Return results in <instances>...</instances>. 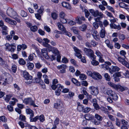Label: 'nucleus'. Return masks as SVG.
Returning a JSON list of instances; mask_svg holds the SVG:
<instances>
[{
    "label": "nucleus",
    "instance_id": "f257e3e1",
    "mask_svg": "<svg viewBox=\"0 0 129 129\" xmlns=\"http://www.w3.org/2000/svg\"><path fill=\"white\" fill-rule=\"evenodd\" d=\"M89 12L94 17L99 16V17L94 18V20L95 22L93 23V27L95 29L98 28L99 25L100 27H103L102 22L101 21V19L103 17V13L101 12H99L98 10H94L93 9H90L89 10Z\"/></svg>",
    "mask_w": 129,
    "mask_h": 129
},
{
    "label": "nucleus",
    "instance_id": "f03ea898",
    "mask_svg": "<svg viewBox=\"0 0 129 129\" xmlns=\"http://www.w3.org/2000/svg\"><path fill=\"white\" fill-rule=\"evenodd\" d=\"M101 66L102 68H105L107 70L109 69V72L111 74L120 70V69L117 66H112L111 68H109V67L106 64H102Z\"/></svg>",
    "mask_w": 129,
    "mask_h": 129
},
{
    "label": "nucleus",
    "instance_id": "7ed1b4c3",
    "mask_svg": "<svg viewBox=\"0 0 129 129\" xmlns=\"http://www.w3.org/2000/svg\"><path fill=\"white\" fill-rule=\"evenodd\" d=\"M54 108L59 111H62L64 108V105L62 102L59 99L58 100L56 103L54 105Z\"/></svg>",
    "mask_w": 129,
    "mask_h": 129
},
{
    "label": "nucleus",
    "instance_id": "20e7f679",
    "mask_svg": "<svg viewBox=\"0 0 129 129\" xmlns=\"http://www.w3.org/2000/svg\"><path fill=\"white\" fill-rule=\"evenodd\" d=\"M23 102L26 104H29L35 107H38V106L35 104L34 101L31 98L25 99L24 100Z\"/></svg>",
    "mask_w": 129,
    "mask_h": 129
},
{
    "label": "nucleus",
    "instance_id": "39448f33",
    "mask_svg": "<svg viewBox=\"0 0 129 129\" xmlns=\"http://www.w3.org/2000/svg\"><path fill=\"white\" fill-rule=\"evenodd\" d=\"M84 51L86 55L90 57L91 58H95V56L94 55V52L91 49L85 48L84 49Z\"/></svg>",
    "mask_w": 129,
    "mask_h": 129
},
{
    "label": "nucleus",
    "instance_id": "423d86ee",
    "mask_svg": "<svg viewBox=\"0 0 129 129\" xmlns=\"http://www.w3.org/2000/svg\"><path fill=\"white\" fill-rule=\"evenodd\" d=\"M21 73L23 76L26 80H31L32 79V77L26 71H21Z\"/></svg>",
    "mask_w": 129,
    "mask_h": 129
},
{
    "label": "nucleus",
    "instance_id": "0eeeda50",
    "mask_svg": "<svg viewBox=\"0 0 129 129\" xmlns=\"http://www.w3.org/2000/svg\"><path fill=\"white\" fill-rule=\"evenodd\" d=\"M7 13L8 16L13 18L17 15L16 13L12 9L10 8H9L7 9Z\"/></svg>",
    "mask_w": 129,
    "mask_h": 129
},
{
    "label": "nucleus",
    "instance_id": "6e6552de",
    "mask_svg": "<svg viewBox=\"0 0 129 129\" xmlns=\"http://www.w3.org/2000/svg\"><path fill=\"white\" fill-rule=\"evenodd\" d=\"M5 46L6 50L11 52H14L16 48V46L12 44L10 45L8 43H6L5 44Z\"/></svg>",
    "mask_w": 129,
    "mask_h": 129
},
{
    "label": "nucleus",
    "instance_id": "1a4fd4ad",
    "mask_svg": "<svg viewBox=\"0 0 129 129\" xmlns=\"http://www.w3.org/2000/svg\"><path fill=\"white\" fill-rule=\"evenodd\" d=\"M89 89L91 94L93 95H96L99 93V90L97 88L91 86L89 87Z\"/></svg>",
    "mask_w": 129,
    "mask_h": 129
},
{
    "label": "nucleus",
    "instance_id": "9d476101",
    "mask_svg": "<svg viewBox=\"0 0 129 129\" xmlns=\"http://www.w3.org/2000/svg\"><path fill=\"white\" fill-rule=\"evenodd\" d=\"M102 92L105 94L111 95L114 91L109 88L104 87L102 90Z\"/></svg>",
    "mask_w": 129,
    "mask_h": 129
},
{
    "label": "nucleus",
    "instance_id": "9b49d317",
    "mask_svg": "<svg viewBox=\"0 0 129 129\" xmlns=\"http://www.w3.org/2000/svg\"><path fill=\"white\" fill-rule=\"evenodd\" d=\"M76 22L79 24H81L83 23L82 21H85V19L83 16H78L76 18Z\"/></svg>",
    "mask_w": 129,
    "mask_h": 129
},
{
    "label": "nucleus",
    "instance_id": "f8f14e48",
    "mask_svg": "<svg viewBox=\"0 0 129 129\" xmlns=\"http://www.w3.org/2000/svg\"><path fill=\"white\" fill-rule=\"evenodd\" d=\"M73 49L75 52V56L79 58H81L82 57L81 53V51L76 47H73Z\"/></svg>",
    "mask_w": 129,
    "mask_h": 129
},
{
    "label": "nucleus",
    "instance_id": "ddd939ff",
    "mask_svg": "<svg viewBox=\"0 0 129 129\" xmlns=\"http://www.w3.org/2000/svg\"><path fill=\"white\" fill-rule=\"evenodd\" d=\"M115 89L118 91L122 92L127 89V88L126 87L122 86L120 85H116Z\"/></svg>",
    "mask_w": 129,
    "mask_h": 129
},
{
    "label": "nucleus",
    "instance_id": "4468645a",
    "mask_svg": "<svg viewBox=\"0 0 129 129\" xmlns=\"http://www.w3.org/2000/svg\"><path fill=\"white\" fill-rule=\"evenodd\" d=\"M57 68L58 69H60V73H64L66 72L65 69L67 68V66L65 64H63L58 66L57 67Z\"/></svg>",
    "mask_w": 129,
    "mask_h": 129
},
{
    "label": "nucleus",
    "instance_id": "2eb2a0df",
    "mask_svg": "<svg viewBox=\"0 0 129 129\" xmlns=\"http://www.w3.org/2000/svg\"><path fill=\"white\" fill-rule=\"evenodd\" d=\"M121 75L120 72H119L117 73H116L114 74L113 75V79L116 82L118 81L120 79L119 77H121Z\"/></svg>",
    "mask_w": 129,
    "mask_h": 129
},
{
    "label": "nucleus",
    "instance_id": "dca6fc26",
    "mask_svg": "<svg viewBox=\"0 0 129 129\" xmlns=\"http://www.w3.org/2000/svg\"><path fill=\"white\" fill-rule=\"evenodd\" d=\"M92 78L95 79L96 80L98 78L101 79L102 78L101 75L98 73L96 72H94L93 73Z\"/></svg>",
    "mask_w": 129,
    "mask_h": 129
},
{
    "label": "nucleus",
    "instance_id": "f3484780",
    "mask_svg": "<svg viewBox=\"0 0 129 129\" xmlns=\"http://www.w3.org/2000/svg\"><path fill=\"white\" fill-rule=\"evenodd\" d=\"M0 66L4 68H7L8 65L7 62L0 57Z\"/></svg>",
    "mask_w": 129,
    "mask_h": 129
},
{
    "label": "nucleus",
    "instance_id": "a211bd4d",
    "mask_svg": "<svg viewBox=\"0 0 129 129\" xmlns=\"http://www.w3.org/2000/svg\"><path fill=\"white\" fill-rule=\"evenodd\" d=\"M10 35H8L6 36L5 39L8 41L11 40L12 38V37L15 35V33L14 30H12L11 31Z\"/></svg>",
    "mask_w": 129,
    "mask_h": 129
},
{
    "label": "nucleus",
    "instance_id": "6ab92c4d",
    "mask_svg": "<svg viewBox=\"0 0 129 129\" xmlns=\"http://www.w3.org/2000/svg\"><path fill=\"white\" fill-rule=\"evenodd\" d=\"M103 27H100L102 29L100 32V36L102 38H104L105 36L106 32L105 29V28L103 25Z\"/></svg>",
    "mask_w": 129,
    "mask_h": 129
},
{
    "label": "nucleus",
    "instance_id": "aec40b11",
    "mask_svg": "<svg viewBox=\"0 0 129 129\" xmlns=\"http://www.w3.org/2000/svg\"><path fill=\"white\" fill-rule=\"evenodd\" d=\"M62 5L63 7L66 8V9L69 10L72 9L71 5L69 3L66 2H63L62 3Z\"/></svg>",
    "mask_w": 129,
    "mask_h": 129
},
{
    "label": "nucleus",
    "instance_id": "412c9836",
    "mask_svg": "<svg viewBox=\"0 0 129 129\" xmlns=\"http://www.w3.org/2000/svg\"><path fill=\"white\" fill-rule=\"evenodd\" d=\"M110 26L111 28L115 29H117L118 30H120L121 28V27L119 24L117 25L111 23L110 24Z\"/></svg>",
    "mask_w": 129,
    "mask_h": 129
},
{
    "label": "nucleus",
    "instance_id": "4be33fe9",
    "mask_svg": "<svg viewBox=\"0 0 129 129\" xmlns=\"http://www.w3.org/2000/svg\"><path fill=\"white\" fill-rule=\"evenodd\" d=\"M92 60L91 61V63L94 66H97L99 64V62L98 61L95 60L96 59V56H95V58H91Z\"/></svg>",
    "mask_w": 129,
    "mask_h": 129
},
{
    "label": "nucleus",
    "instance_id": "5701e85b",
    "mask_svg": "<svg viewBox=\"0 0 129 129\" xmlns=\"http://www.w3.org/2000/svg\"><path fill=\"white\" fill-rule=\"evenodd\" d=\"M71 81L75 85L77 86H79L81 85L80 82L75 78H72Z\"/></svg>",
    "mask_w": 129,
    "mask_h": 129
},
{
    "label": "nucleus",
    "instance_id": "b1692460",
    "mask_svg": "<svg viewBox=\"0 0 129 129\" xmlns=\"http://www.w3.org/2000/svg\"><path fill=\"white\" fill-rule=\"evenodd\" d=\"M12 96L13 95L12 94H9L7 95L6 97L4 98L6 102L8 103L10 99L11 98Z\"/></svg>",
    "mask_w": 129,
    "mask_h": 129
},
{
    "label": "nucleus",
    "instance_id": "393cba45",
    "mask_svg": "<svg viewBox=\"0 0 129 129\" xmlns=\"http://www.w3.org/2000/svg\"><path fill=\"white\" fill-rule=\"evenodd\" d=\"M94 118V116L92 115L89 114H86L85 116V119L88 120H92Z\"/></svg>",
    "mask_w": 129,
    "mask_h": 129
},
{
    "label": "nucleus",
    "instance_id": "a878e982",
    "mask_svg": "<svg viewBox=\"0 0 129 129\" xmlns=\"http://www.w3.org/2000/svg\"><path fill=\"white\" fill-rule=\"evenodd\" d=\"M111 96L112 97V100L114 101H116L118 99V96L117 94L114 92V93H113Z\"/></svg>",
    "mask_w": 129,
    "mask_h": 129
},
{
    "label": "nucleus",
    "instance_id": "bb28decb",
    "mask_svg": "<svg viewBox=\"0 0 129 129\" xmlns=\"http://www.w3.org/2000/svg\"><path fill=\"white\" fill-rule=\"evenodd\" d=\"M57 25L58 27L60 30L64 31H66V30L65 27L60 23L58 22L57 23Z\"/></svg>",
    "mask_w": 129,
    "mask_h": 129
},
{
    "label": "nucleus",
    "instance_id": "cd10ccee",
    "mask_svg": "<svg viewBox=\"0 0 129 129\" xmlns=\"http://www.w3.org/2000/svg\"><path fill=\"white\" fill-rule=\"evenodd\" d=\"M87 27L86 25L84 24L80 26L79 28L80 30L82 31H84L86 30Z\"/></svg>",
    "mask_w": 129,
    "mask_h": 129
},
{
    "label": "nucleus",
    "instance_id": "c85d7f7f",
    "mask_svg": "<svg viewBox=\"0 0 129 129\" xmlns=\"http://www.w3.org/2000/svg\"><path fill=\"white\" fill-rule=\"evenodd\" d=\"M119 5L120 7L124 8L125 9H128L127 7L128 6V5L124 3L120 2L119 3Z\"/></svg>",
    "mask_w": 129,
    "mask_h": 129
},
{
    "label": "nucleus",
    "instance_id": "c756f323",
    "mask_svg": "<svg viewBox=\"0 0 129 129\" xmlns=\"http://www.w3.org/2000/svg\"><path fill=\"white\" fill-rule=\"evenodd\" d=\"M26 65L28 69L30 70H32L34 67V65L32 63H28Z\"/></svg>",
    "mask_w": 129,
    "mask_h": 129
},
{
    "label": "nucleus",
    "instance_id": "7c9ffc66",
    "mask_svg": "<svg viewBox=\"0 0 129 129\" xmlns=\"http://www.w3.org/2000/svg\"><path fill=\"white\" fill-rule=\"evenodd\" d=\"M94 118L99 121H101L103 119L102 117L97 114H95Z\"/></svg>",
    "mask_w": 129,
    "mask_h": 129
},
{
    "label": "nucleus",
    "instance_id": "2f4dec72",
    "mask_svg": "<svg viewBox=\"0 0 129 129\" xmlns=\"http://www.w3.org/2000/svg\"><path fill=\"white\" fill-rule=\"evenodd\" d=\"M38 119L40 120V122H43L45 120V117L42 114L39 116H38Z\"/></svg>",
    "mask_w": 129,
    "mask_h": 129
},
{
    "label": "nucleus",
    "instance_id": "473e14b6",
    "mask_svg": "<svg viewBox=\"0 0 129 129\" xmlns=\"http://www.w3.org/2000/svg\"><path fill=\"white\" fill-rule=\"evenodd\" d=\"M38 29V27L36 25L32 26L30 28L31 30L33 32H36L37 30Z\"/></svg>",
    "mask_w": 129,
    "mask_h": 129
},
{
    "label": "nucleus",
    "instance_id": "72a5a7b5",
    "mask_svg": "<svg viewBox=\"0 0 129 129\" xmlns=\"http://www.w3.org/2000/svg\"><path fill=\"white\" fill-rule=\"evenodd\" d=\"M104 77L106 80L108 81H110L111 78L110 76L107 73L104 74Z\"/></svg>",
    "mask_w": 129,
    "mask_h": 129
},
{
    "label": "nucleus",
    "instance_id": "f704fd0d",
    "mask_svg": "<svg viewBox=\"0 0 129 129\" xmlns=\"http://www.w3.org/2000/svg\"><path fill=\"white\" fill-rule=\"evenodd\" d=\"M125 56H123L122 57H119L117 59L119 62L121 63L125 60Z\"/></svg>",
    "mask_w": 129,
    "mask_h": 129
},
{
    "label": "nucleus",
    "instance_id": "c9c22d12",
    "mask_svg": "<svg viewBox=\"0 0 129 129\" xmlns=\"http://www.w3.org/2000/svg\"><path fill=\"white\" fill-rule=\"evenodd\" d=\"M101 110L104 113L108 114L109 112L107 108L104 107H102L101 109Z\"/></svg>",
    "mask_w": 129,
    "mask_h": 129
},
{
    "label": "nucleus",
    "instance_id": "e433bc0d",
    "mask_svg": "<svg viewBox=\"0 0 129 129\" xmlns=\"http://www.w3.org/2000/svg\"><path fill=\"white\" fill-rule=\"evenodd\" d=\"M34 56H36L35 54L34 53H32L30 54L28 57V59L30 61H32L33 60Z\"/></svg>",
    "mask_w": 129,
    "mask_h": 129
},
{
    "label": "nucleus",
    "instance_id": "4c0bfd02",
    "mask_svg": "<svg viewBox=\"0 0 129 129\" xmlns=\"http://www.w3.org/2000/svg\"><path fill=\"white\" fill-rule=\"evenodd\" d=\"M79 78L82 80H84L86 79V76L84 74H82L80 75Z\"/></svg>",
    "mask_w": 129,
    "mask_h": 129
},
{
    "label": "nucleus",
    "instance_id": "58836bf2",
    "mask_svg": "<svg viewBox=\"0 0 129 129\" xmlns=\"http://www.w3.org/2000/svg\"><path fill=\"white\" fill-rule=\"evenodd\" d=\"M119 39L121 41H123L125 39V35L123 34H120L118 35Z\"/></svg>",
    "mask_w": 129,
    "mask_h": 129
},
{
    "label": "nucleus",
    "instance_id": "ea45409f",
    "mask_svg": "<svg viewBox=\"0 0 129 129\" xmlns=\"http://www.w3.org/2000/svg\"><path fill=\"white\" fill-rule=\"evenodd\" d=\"M39 86L43 89L46 88V86L44 83L42 81H40Z\"/></svg>",
    "mask_w": 129,
    "mask_h": 129
},
{
    "label": "nucleus",
    "instance_id": "a19ab883",
    "mask_svg": "<svg viewBox=\"0 0 129 129\" xmlns=\"http://www.w3.org/2000/svg\"><path fill=\"white\" fill-rule=\"evenodd\" d=\"M84 106L83 105H79L77 106V109L79 111H83L84 109Z\"/></svg>",
    "mask_w": 129,
    "mask_h": 129
},
{
    "label": "nucleus",
    "instance_id": "79ce46f5",
    "mask_svg": "<svg viewBox=\"0 0 129 129\" xmlns=\"http://www.w3.org/2000/svg\"><path fill=\"white\" fill-rule=\"evenodd\" d=\"M20 14L21 16L23 17H26L27 15V14L26 12L23 10L21 11Z\"/></svg>",
    "mask_w": 129,
    "mask_h": 129
},
{
    "label": "nucleus",
    "instance_id": "37998d69",
    "mask_svg": "<svg viewBox=\"0 0 129 129\" xmlns=\"http://www.w3.org/2000/svg\"><path fill=\"white\" fill-rule=\"evenodd\" d=\"M121 63L129 69V63H128L126 60H124Z\"/></svg>",
    "mask_w": 129,
    "mask_h": 129
},
{
    "label": "nucleus",
    "instance_id": "c03bdc74",
    "mask_svg": "<svg viewBox=\"0 0 129 129\" xmlns=\"http://www.w3.org/2000/svg\"><path fill=\"white\" fill-rule=\"evenodd\" d=\"M97 33L98 32L96 30L94 29L92 30V34L94 39H96L95 37L96 36Z\"/></svg>",
    "mask_w": 129,
    "mask_h": 129
},
{
    "label": "nucleus",
    "instance_id": "a18cd8bd",
    "mask_svg": "<svg viewBox=\"0 0 129 129\" xmlns=\"http://www.w3.org/2000/svg\"><path fill=\"white\" fill-rule=\"evenodd\" d=\"M108 84L109 86L112 87L113 88L115 89L116 85L115 84L111 82H108Z\"/></svg>",
    "mask_w": 129,
    "mask_h": 129
},
{
    "label": "nucleus",
    "instance_id": "49530a36",
    "mask_svg": "<svg viewBox=\"0 0 129 129\" xmlns=\"http://www.w3.org/2000/svg\"><path fill=\"white\" fill-rule=\"evenodd\" d=\"M52 18L54 19H57V15L55 13H52L51 14Z\"/></svg>",
    "mask_w": 129,
    "mask_h": 129
},
{
    "label": "nucleus",
    "instance_id": "de8ad7c7",
    "mask_svg": "<svg viewBox=\"0 0 129 129\" xmlns=\"http://www.w3.org/2000/svg\"><path fill=\"white\" fill-rule=\"evenodd\" d=\"M0 120L3 122H6L7 121V118L4 116H0Z\"/></svg>",
    "mask_w": 129,
    "mask_h": 129
},
{
    "label": "nucleus",
    "instance_id": "09e8293b",
    "mask_svg": "<svg viewBox=\"0 0 129 129\" xmlns=\"http://www.w3.org/2000/svg\"><path fill=\"white\" fill-rule=\"evenodd\" d=\"M36 68L38 69H40L42 66V65L40 64V62H38L35 63Z\"/></svg>",
    "mask_w": 129,
    "mask_h": 129
},
{
    "label": "nucleus",
    "instance_id": "8fccbe9b",
    "mask_svg": "<svg viewBox=\"0 0 129 129\" xmlns=\"http://www.w3.org/2000/svg\"><path fill=\"white\" fill-rule=\"evenodd\" d=\"M59 16L60 18H65L66 14L64 13L62 11L60 12L59 14Z\"/></svg>",
    "mask_w": 129,
    "mask_h": 129
},
{
    "label": "nucleus",
    "instance_id": "3c124183",
    "mask_svg": "<svg viewBox=\"0 0 129 129\" xmlns=\"http://www.w3.org/2000/svg\"><path fill=\"white\" fill-rule=\"evenodd\" d=\"M102 23L103 24V25L104 26V27H106L108 24L109 22L107 20H104L103 22H102Z\"/></svg>",
    "mask_w": 129,
    "mask_h": 129
},
{
    "label": "nucleus",
    "instance_id": "603ef678",
    "mask_svg": "<svg viewBox=\"0 0 129 129\" xmlns=\"http://www.w3.org/2000/svg\"><path fill=\"white\" fill-rule=\"evenodd\" d=\"M95 54L99 58L103 56L101 53L98 50H97L96 51Z\"/></svg>",
    "mask_w": 129,
    "mask_h": 129
},
{
    "label": "nucleus",
    "instance_id": "864d4df0",
    "mask_svg": "<svg viewBox=\"0 0 129 129\" xmlns=\"http://www.w3.org/2000/svg\"><path fill=\"white\" fill-rule=\"evenodd\" d=\"M19 118L21 120L25 121V117L22 114L20 115L19 117Z\"/></svg>",
    "mask_w": 129,
    "mask_h": 129
},
{
    "label": "nucleus",
    "instance_id": "5fc2aeb1",
    "mask_svg": "<svg viewBox=\"0 0 129 129\" xmlns=\"http://www.w3.org/2000/svg\"><path fill=\"white\" fill-rule=\"evenodd\" d=\"M12 69L13 72L15 73L17 70V66L15 65H13L12 67Z\"/></svg>",
    "mask_w": 129,
    "mask_h": 129
},
{
    "label": "nucleus",
    "instance_id": "6e6d98bb",
    "mask_svg": "<svg viewBox=\"0 0 129 129\" xmlns=\"http://www.w3.org/2000/svg\"><path fill=\"white\" fill-rule=\"evenodd\" d=\"M19 63L21 65H24L25 63V62L23 59L21 58L19 59Z\"/></svg>",
    "mask_w": 129,
    "mask_h": 129
},
{
    "label": "nucleus",
    "instance_id": "4d7b16f0",
    "mask_svg": "<svg viewBox=\"0 0 129 129\" xmlns=\"http://www.w3.org/2000/svg\"><path fill=\"white\" fill-rule=\"evenodd\" d=\"M43 45L44 47L50 49L51 48V46L47 43H43Z\"/></svg>",
    "mask_w": 129,
    "mask_h": 129
},
{
    "label": "nucleus",
    "instance_id": "13d9d810",
    "mask_svg": "<svg viewBox=\"0 0 129 129\" xmlns=\"http://www.w3.org/2000/svg\"><path fill=\"white\" fill-rule=\"evenodd\" d=\"M42 76V73L40 72H39L37 74V76L38 77V78H36V80H38L39 79V81H40V80H41V77Z\"/></svg>",
    "mask_w": 129,
    "mask_h": 129
},
{
    "label": "nucleus",
    "instance_id": "bf43d9fd",
    "mask_svg": "<svg viewBox=\"0 0 129 129\" xmlns=\"http://www.w3.org/2000/svg\"><path fill=\"white\" fill-rule=\"evenodd\" d=\"M91 110V108L89 107H86L84 109L83 112L85 113H88Z\"/></svg>",
    "mask_w": 129,
    "mask_h": 129
},
{
    "label": "nucleus",
    "instance_id": "052dcab7",
    "mask_svg": "<svg viewBox=\"0 0 129 129\" xmlns=\"http://www.w3.org/2000/svg\"><path fill=\"white\" fill-rule=\"evenodd\" d=\"M108 117L109 119L112 121H115V119L114 117L112 115H108Z\"/></svg>",
    "mask_w": 129,
    "mask_h": 129
},
{
    "label": "nucleus",
    "instance_id": "680f3d73",
    "mask_svg": "<svg viewBox=\"0 0 129 129\" xmlns=\"http://www.w3.org/2000/svg\"><path fill=\"white\" fill-rule=\"evenodd\" d=\"M123 74L126 77V78L128 77L129 75V71L128 70H126L125 72L123 73Z\"/></svg>",
    "mask_w": 129,
    "mask_h": 129
},
{
    "label": "nucleus",
    "instance_id": "e2e57ef3",
    "mask_svg": "<svg viewBox=\"0 0 129 129\" xmlns=\"http://www.w3.org/2000/svg\"><path fill=\"white\" fill-rule=\"evenodd\" d=\"M60 21L62 23H67V21L65 18H60Z\"/></svg>",
    "mask_w": 129,
    "mask_h": 129
},
{
    "label": "nucleus",
    "instance_id": "0e129e2a",
    "mask_svg": "<svg viewBox=\"0 0 129 129\" xmlns=\"http://www.w3.org/2000/svg\"><path fill=\"white\" fill-rule=\"evenodd\" d=\"M84 12L86 17L87 18H88L90 14L88 11L87 9H85L84 10Z\"/></svg>",
    "mask_w": 129,
    "mask_h": 129
},
{
    "label": "nucleus",
    "instance_id": "69168bd1",
    "mask_svg": "<svg viewBox=\"0 0 129 129\" xmlns=\"http://www.w3.org/2000/svg\"><path fill=\"white\" fill-rule=\"evenodd\" d=\"M38 116H36L35 117L33 118H31L30 121L31 122H36L38 119Z\"/></svg>",
    "mask_w": 129,
    "mask_h": 129
},
{
    "label": "nucleus",
    "instance_id": "338daca9",
    "mask_svg": "<svg viewBox=\"0 0 129 129\" xmlns=\"http://www.w3.org/2000/svg\"><path fill=\"white\" fill-rule=\"evenodd\" d=\"M91 44L92 45L93 47L96 46L98 45V43L95 42V41L94 40L91 41Z\"/></svg>",
    "mask_w": 129,
    "mask_h": 129
},
{
    "label": "nucleus",
    "instance_id": "774afa93",
    "mask_svg": "<svg viewBox=\"0 0 129 129\" xmlns=\"http://www.w3.org/2000/svg\"><path fill=\"white\" fill-rule=\"evenodd\" d=\"M93 106L94 107V108L96 110H98L100 109V106L98 105L97 103L96 104H94Z\"/></svg>",
    "mask_w": 129,
    "mask_h": 129
}]
</instances>
